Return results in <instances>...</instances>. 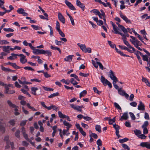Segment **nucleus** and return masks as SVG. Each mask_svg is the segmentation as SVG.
I'll list each match as a JSON object with an SVG mask.
<instances>
[{"label":"nucleus","instance_id":"1","mask_svg":"<svg viewBox=\"0 0 150 150\" xmlns=\"http://www.w3.org/2000/svg\"><path fill=\"white\" fill-rule=\"evenodd\" d=\"M70 76L74 77V78H71L70 79V82L73 85H77L78 82H77L76 80L79 82L80 79L79 78L78 76L75 74H71L70 75Z\"/></svg>","mask_w":150,"mask_h":150},{"label":"nucleus","instance_id":"2","mask_svg":"<svg viewBox=\"0 0 150 150\" xmlns=\"http://www.w3.org/2000/svg\"><path fill=\"white\" fill-rule=\"evenodd\" d=\"M100 80L104 85L106 86L107 85L110 88H112V85L111 83L107 79H106L103 76H101Z\"/></svg>","mask_w":150,"mask_h":150},{"label":"nucleus","instance_id":"3","mask_svg":"<svg viewBox=\"0 0 150 150\" xmlns=\"http://www.w3.org/2000/svg\"><path fill=\"white\" fill-rule=\"evenodd\" d=\"M91 61L93 65L97 69L98 67V65H99L100 68L102 70H103L104 67L101 63L99 62H97L96 63L93 60H92Z\"/></svg>","mask_w":150,"mask_h":150},{"label":"nucleus","instance_id":"4","mask_svg":"<svg viewBox=\"0 0 150 150\" xmlns=\"http://www.w3.org/2000/svg\"><path fill=\"white\" fill-rule=\"evenodd\" d=\"M7 102L10 106L14 108L15 115H19L20 113L17 111L18 110V107L13 104L10 100H8Z\"/></svg>","mask_w":150,"mask_h":150},{"label":"nucleus","instance_id":"5","mask_svg":"<svg viewBox=\"0 0 150 150\" xmlns=\"http://www.w3.org/2000/svg\"><path fill=\"white\" fill-rule=\"evenodd\" d=\"M70 106L74 109L80 112L81 111L82 109L83 108V105H76L73 104H70Z\"/></svg>","mask_w":150,"mask_h":150},{"label":"nucleus","instance_id":"6","mask_svg":"<svg viewBox=\"0 0 150 150\" xmlns=\"http://www.w3.org/2000/svg\"><path fill=\"white\" fill-rule=\"evenodd\" d=\"M33 48H31V49L33 50V54H42L43 50L35 49V47L33 46Z\"/></svg>","mask_w":150,"mask_h":150},{"label":"nucleus","instance_id":"7","mask_svg":"<svg viewBox=\"0 0 150 150\" xmlns=\"http://www.w3.org/2000/svg\"><path fill=\"white\" fill-rule=\"evenodd\" d=\"M59 117L62 119L66 118L69 121H71L69 117L67 115H66L62 113L61 111H59L58 112Z\"/></svg>","mask_w":150,"mask_h":150},{"label":"nucleus","instance_id":"8","mask_svg":"<svg viewBox=\"0 0 150 150\" xmlns=\"http://www.w3.org/2000/svg\"><path fill=\"white\" fill-rule=\"evenodd\" d=\"M19 57H20V62L22 64H25L27 62V60L25 58L26 56L23 54H20Z\"/></svg>","mask_w":150,"mask_h":150},{"label":"nucleus","instance_id":"9","mask_svg":"<svg viewBox=\"0 0 150 150\" xmlns=\"http://www.w3.org/2000/svg\"><path fill=\"white\" fill-rule=\"evenodd\" d=\"M109 76L110 79L113 81H118L117 78L115 76L114 72L110 70L109 72Z\"/></svg>","mask_w":150,"mask_h":150},{"label":"nucleus","instance_id":"10","mask_svg":"<svg viewBox=\"0 0 150 150\" xmlns=\"http://www.w3.org/2000/svg\"><path fill=\"white\" fill-rule=\"evenodd\" d=\"M139 145L142 147H146L148 149H150V143L149 142H141L140 144Z\"/></svg>","mask_w":150,"mask_h":150},{"label":"nucleus","instance_id":"11","mask_svg":"<svg viewBox=\"0 0 150 150\" xmlns=\"http://www.w3.org/2000/svg\"><path fill=\"white\" fill-rule=\"evenodd\" d=\"M65 2L66 5L70 9L72 10H76V8L70 2L67 0H65Z\"/></svg>","mask_w":150,"mask_h":150},{"label":"nucleus","instance_id":"12","mask_svg":"<svg viewBox=\"0 0 150 150\" xmlns=\"http://www.w3.org/2000/svg\"><path fill=\"white\" fill-rule=\"evenodd\" d=\"M145 106L144 104L142 102V101H139V104L138 105L137 109L140 110H144L145 109Z\"/></svg>","mask_w":150,"mask_h":150},{"label":"nucleus","instance_id":"13","mask_svg":"<svg viewBox=\"0 0 150 150\" xmlns=\"http://www.w3.org/2000/svg\"><path fill=\"white\" fill-rule=\"evenodd\" d=\"M120 15L121 18L125 21L127 23H131L130 21L127 18L125 15L123 14L122 13H120Z\"/></svg>","mask_w":150,"mask_h":150},{"label":"nucleus","instance_id":"14","mask_svg":"<svg viewBox=\"0 0 150 150\" xmlns=\"http://www.w3.org/2000/svg\"><path fill=\"white\" fill-rule=\"evenodd\" d=\"M76 4L78 6L81 8L83 11H84L85 8V5L81 3L79 0H76Z\"/></svg>","mask_w":150,"mask_h":150},{"label":"nucleus","instance_id":"15","mask_svg":"<svg viewBox=\"0 0 150 150\" xmlns=\"http://www.w3.org/2000/svg\"><path fill=\"white\" fill-rule=\"evenodd\" d=\"M58 17L59 20L63 23L64 24L65 23V18L62 14L60 12L58 13Z\"/></svg>","mask_w":150,"mask_h":150},{"label":"nucleus","instance_id":"16","mask_svg":"<svg viewBox=\"0 0 150 150\" xmlns=\"http://www.w3.org/2000/svg\"><path fill=\"white\" fill-rule=\"evenodd\" d=\"M113 127L115 129V133L116 135L117 136L118 138H119V137H120V136L119 135V129H120L118 125H116V124L113 125Z\"/></svg>","mask_w":150,"mask_h":150},{"label":"nucleus","instance_id":"17","mask_svg":"<svg viewBox=\"0 0 150 150\" xmlns=\"http://www.w3.org/2000/svg\"><path fill=\"white\" fill-rule=\"evenodd\" d=\"M128 118V113L127 112H126L124 113L122 115L121 117L119 119V120L122 121L123 120H126Z\"/></svg>","mask_w":150,"mask_h":150},{"label":"nucleus","instance_id":"18","mask_svg":"<svg viewBox=\"0 0 150 150\" xmlns=\"http://www.w3.org/2000/svg\"><path fill=\"white\" fill-rule=\"evenodd\" d=\"M119 47L122 50H124L127 51L128 52L130 53H133V50H131L129 49L130 48L127 47L125 46H123L121 45H119Z\"/></svg>","mask_w":150,"mask_h":150},{"label":"nucleus","instance_id":"19","mask_svg":"<svg viewBox=\"0 0 150 150\" xmlns=\"http://www.w3.org/2000/svg\"><path fill=\"white\" fill-rule=\"evenodd\" d=\"M74 57L73 55H69L67 56L65 58H64V60L65 62H71Z\"/></svg>","mask_w":150,"mask_h":150},{"label":"nucleus","instance_id":"20","mask_svg":"<svg viewBox=\"0 0 150 150\" xmlns=\"http://www.w3.org/2000/svg\"><path fill=\"white\" fill-rule=\"evenodd\" d=\"M7 145L5 146V149H9L10 148V146H11V148L13 149V142H8L6 143Z\"/></svg>","mask_w":150,"mask_h":150},{"label":"nucleus","instance_id":"21","mask_svg":"<svg viewBox=\"0 0 150 150\" xmlns=\"http://www.w3.org/2000/svg\"><path fill=\"white\" fill-rule=\"evenodd\" d=\"M31 93L34 95H36V92L38 90V88L37 87H33L30 88Z\"/></svg>","mask_w":150,"mask_h":150},{"label":"nucleus","instance_id":"22","mask_svg":"<svg viewBox=\"0 0 150 150\" xmlns=\"http://www.w3.org/2000/svg\"><path fill=\"white\" fill-rule=\"evenodd\" d=\"M133 52L136 55L138 59L141 58L139 55L142 56V53L138 51H136L134 49V51H133Z\"/></svg>","mask_w":150,"mask_h":150},{"label":"nucleus","instance_id":"23","mask_svg":"<svg viewBox=\"0 0 150 150\" xmlns=\"http://www.w3.org/2000/svg\"><path fill=\"white\" fill-rule=\"evenodd\" d=\"M10 47V46H3V51L4 52L7 53H10V52H9Z\"/></svg>","mask_w":150,"mask_h":150},{"label":"nucleus","instance_id":"24","mask_svg":"<svg viewBox=\"0 0 150 150\" xmlns=\"http://www.w3.org/2000/svg\"><path fill=\"white\" fill-rule=\"evenodd\" d=\"M23 45L25 46H28L31 49V48H33V46H32V44L30 43H28L27 41L26 40H24L23 42Z\"/></svg>","mask_w":150,"mask_h":150},{"label":"nucleus","instance_id":"25","mask_svg":"<svg viewBox=\"0 0 150 150\" xmlns=\"http://www.w3.org/2000/svg\"><path fill=\"white\" fill-rule=\"evenodd\" d=\"M142 82L145 83L147 86L150 87V82L146 79L142 77Z\"/></svg>","mask_w":150,"mask_h":150},{"label":"nucleus","instance_id":"26","mask_svg":"<svg viewBox=\"0 0 150 150\" xmlns=\"http://www.w3.org/2000/svg\"><path fill=\"white\" fill-rule=\"evenodd\" d=\"M142 82L145 83L147 86L150 87V82L146 79L142 77Z\"/></svg>","mask_w":150,"mask_h":150},{"label":"nucleus","instance_id":"27","mask_svg":"<svg viewBox=\"0 0 150 150\" xmlns=\"http://www.w3.org/2000/svg\"><path fill=\"white\" fill-rule=\"evenodd\" d=\"M123 42L129 48H130V49H132L133 50H134V48L132 47L127 41L126 40H125Z\"/></svg>","mask_w":150,"mask_h":150},{"label":"nucleus","instance_id":"28","mask_svg":"<svg viewBox=\"0 0 150 150\" xmlns=\"http://www.w3.org/2000/svg\"><path fill=\"white\" fill-rule=\"evenodd\" d=\"M78 45L82 51L84 52L86 48V46L85 45L81 44L79 43L77 44Z\"/></svg>","mask_w":150,"mask_h":150},{"label":"nucleus","instance_id":"29","mask_svg":"<svg viewBox=\"0 0 150 150\" xmlns=\"http://www.w3.org/2000/svg\"><path fill=\"white\" fill-rule=\"evenodd\" d=\"M42 54H47L49 56H51L52 55V52L49 50H43Z\"/></svg>","mask_w":150,"mask_h":150},{"label":"nucleus","instance_id":"30","mask_svg":"<svg viewBox=\"0 0 150 150\" xmlns=\"http://www.w3.org/2000/svg\"><path fill=\"white\" fill-rule=\"evenodd\" d=\"M100 14L99 15H98L99 17L101 19H102L104 17V16H105V13L103 11L102 9H101L100 10Z\"/></svg>","mask_w":150,"mask_h":150},{"label":"nucleus","instance_id":"31","mask_svg":"<svg viewBox=\"0 0 150 150\" xmlns=\"http://www.w3.org/2000/svg\"><path fill=\"white\" fill-rule=\"evenodd\" d=\"M1 67L2 70L4 71L9 72H11L13 71L12 70L9 69V68H5L2 66H1Z\"/></svg>","mask_w":150,"mask_h":150},{"label":"nucleus","instance_id":"32","mask_svg":"<svg viewBox=\"0 0 150 150\" xmlns=\"http://www.w3.org/2000/svg\"><path fill=\"white\" fill-rule=\"evenodd\" d=\"M87 94V91L86 90H83L79 94V97L81 98L82 97L84 96Z\"/></svg>","mask_w":150,"mask_h":150},{"label":"nucleus","instance_id":"33","mask_svg":"<svg viewBox=\"0 0 150 150\" xmlns=\"http://www.w3.org/2000/svg\"><path fill=\"white\" fill-rule=\"evenodd\" d=\"M134 132L135 134L138 137L142 133L141 132L140 130L138 129H135L134 130Z\"/></svg>","mask_w":150,"mask_h":150},{"label":"nucleus","instance_id":"34","mask_svg":"<svg viewBox=\"0 0 150 150\" xmlns=\"http://www.w3.org/2000/svg\"><path fill=\"white\" fill-rule=\"evenodd\" d=\"M118 93L122 96H123L125 94V91L122 90L121 88H120L119 89H118Z\"/></svg>","mask_w":150,"mask_h":150},{"label":"nucleus","instance_id":"35","mask_svg":"<svg viewBox=\"0 0 150 150\" xmlns=\"http://www.w3.org/2000/svg\"><path fill=\"white\" fill-rule=\"evenodd\" d=\"M59 93L58 92L53 93L50 95L48 96V97L49 98H52L59 95Z\"/></svg>","mask_w":150,"mask_h":150},{"label":"nucleus","instance_id":"36","mask_svg":"<svg viewBox=\"0 0 150 150\" xmlns=\"http://www.w3.org/2000/svg\"><path fill=\"white\" fill-rule=\"evenodd\" d=\"M61 81L67 85L69 84L70 83V81L68 79L66 80L64 79H62L61 80Z\"/></svg>","mask_w":150,"mask_h":150},{"label":"nucleus","instance_id":"37","mask_svg":"<svg viewBox=\"0 0 150 150\" xmlns=\"http://www.w3.org/2000/svg\"><path fill=\"white\" fill-rule=\"evenodd\" d=\"M26 105L28 108L31 109L32 111H35L37 110V109H35L32 106H31L30 105L29 103H27L26 104Z\"/></svg>","mask_w":150,"mask_h":150},{"label":"nucleus","instance_id":"38","mask_svg":"<svg viewBox=\"0 0 150 150\" xmlns=\"http://www.w3.org/2000/svg\"><path fill=\"white\" fill-rule=\"evenodd\" d=\"M63 124L64 125L66 126L67 127H71L72 126V125L66 121H63Z\"/></svg>","mask_w":150,"mask_h":150},{"label":"nucleus","instance_id":"39","mask_svg":"<svg viewBox=\"0 0 150 150\" xmlns=\"http://www.w3.org/2000/svg\"><path fill=\"white\" fill-rule=\"evenodd\" d=\"M91 12H93L96 15H99L100 11L97 9H93L91 11Z\"/></svg>","mask_w":150,"mask_h":150},{"label":"nucleus","instance_id":"40","mask_svg":"<svg viewBox=\"0 0 150 150\" xmlns=\"http://www.w3.org/2000/svg\"><path fill=\"white\" fill-rule=\"evenodd\" d=\"M56 28L57 31L61 30L60 29V23L58 21H56Z\"/></svg>","mask_w":150,"mask_h":150},{"label":"nucleus","instance_id":"41","mask_svg":"<svg viewBox=\"0 0 150 150\" xmlns=\"http://www.w3.org/2000/svg\"><path fill=\"white\" fill-rule=\"evenodd\" d=\"M9 43V42L6 40H0V44L1 45L8 44Z\"/></svg>","mask_w":150,"mask_h":150},{"label":"nucleus","instance_id":"42","mask_svg":"<svg viewBox=\"0 0 150 150\" xmlns=\"http://www.w3.org/2000/svg\"><path fill=\"white\" fill-rule=\"evenodd\" d=\"M95 129L96 131L99 132H101V127L99 125H96L95 126Z\"/></svg>","mask_w":150,"mask_h":150},{"label":"nucleus","instance_id":"43","mask_svg":"<svg viewBox=\"0 0 150 150\" xmlns=\"http://www.w3.org/2000/svg\"><path fill=\"white\" fill-rule=\"evenodd\" d=\"M113 29L114 31V33L116 34H118L120 32L119 31V29L116 26H115L113 28Z\"/></svg>","mask_w":150,"mask_h":150},{"label":"nucleus","instance_id":"44","mask_svg":"<svg viewBox=\"0 0 150 150\" xmlns=\"http://www.w3.org/2000/svg\"><path fill=\"white\" fill-rule=\"evenodd\" d=\"M11 66L16 69H20L21 68V67L17 66L16 63H12Z\"/></svg>","mask_w":150,"mask_h":150},{"label":"nucleus","instance_id":"45","mask_svg":"<svg viewBox=\"0 0 150 150\" xmlns=\"http://www.w3.org/2000/svg\"><path fill=\"white\" fill-rule=\"evenodd\" d=\"M62 133L64 135H66L68 136L69 135L70 133L69 131L66 130V129H63L62 131Z\"/></svg>","mask_w":150,"mask_h":150},{"label":"nucleus","instance_id":"46","mask_svg":"<svg viewBox=\"0 0 150 150\" xmlns=\"http://www.w3.org/2000/svg\"><path fill=\"white\" fill-rule=\"evenodd\" d=\"M114 105L115 107L118 110H122L121 108L119 105L117 103L115 102L114 103Z\"/></svg>","mask_w":150,"mask_h":150},{"label":"nucleus","instance_id":"47","mask_svg":"<svg viewBox=\"0 0 150 150\" xmlns=\"http://www.w3.org/2000/svg\"><path fill=\"white\" fill-rule=\"evenodd\" d=\"M145 134H141L139 136H138V137L140 139H145L146 138V136L144 135Z\"/></svg>","mask_w":150,"mask_h":150},{"label":"nucleus","instance_id":"48","mask_svg":"<svg viewBox=\"0 0 150 150\" xmlns=\"http://www.w3.org/2000/svg\"><path fill=\"white\" fill-rule=\"evenodd\" d=\"M42 88L44 90L47 91H52L54 90L53 88H47L44 86H43Z\"/></svg>","mask_w":150,"mask_h":150},{"label":"nucleus","instance_id":"49","mask_svg":"<svg viewBox=\"0 0 150 150\" xmlns=\"http://www.w3.org/2000/svg\"><path fill=\"white\" fill-rule=\"evenodd\" d=\"M130 37L131 38V39H130L129 40L132 43H133L134 41H136V40H137L136 38L132 36H130Z\"/></svg>","mask_w":150,"mask_h":150},{"label":"nucleus","instance_id":"50","mask_svg":"<svg viewBox=\"0 0 150 150\" xmlns=\"http://www.w3.org/2000/svg\"><path fill=\"white\" fill-rule=\"evenodd\" d=\"M3 86L5 87V90L4 91V92L6 94L8 91H9V87L8 86L7 84L5 83H4V85Z\"/></svg>","mask_w":150,"mask_h":150},{"label":"nucleus","instance_id":"51","mask_svg":"<svg viewBox=\"0 0 150 150\" xmlns=\"http://www.w3.org/2000/svg\"><path fill=\"white\" fill-rule=\"evenodd\" d=\"M122 147L125 149H127V150H130V148L127 145L125 144H122Z\"/></svg>","mask_w":150,"mask_h":150},{"label":"nucleus","instance_id":"52","mask_svg":"<svg viewBox=\"0 0 150 150\" xmlns=\"http://www.w3.org/2000/svg\"><path fill=\"white\" fill-rule=\"evenodd\" d=\"M128 140H129L127 138H125L122 139H119V141L120 143H124V142H125L127 141Z\"/></svg>","mask_w":150,"mask_h":150},{"label":"nucleus","instance_id":"53","mask_svg":"<svg viewBox=\"0 0 150 150\" xmlns=\"http://www.w3.org/2000/svg\"><path fill=\"white\" fill-rule=\"evenodd\" d=\"M24 11V10L22 8H19L17 10V12L19 14H22Z\"/></svg>","mask_w":150,"mask_h":150},{"label":"nucleus","instance_id":"54","mask_svg":"<svg viewBox=\"0 0 150 150\" xmlns=\"http://www.w3.org/2000/svg\"><path fill=\"white\" fill-rule=\"evenodd\" d=\"M149 125V122L148 121H145L142 126V128H146V127Z\"/></svg>","mask_w":150,"mask_h":150},{"label":"nucleus","instance_id":"55","mask_svg":"<svg viewBox=\"0 0 150 150\" xmlns=\"http://www.w3.org/2000/svg\"><path fill=\"white\" fill-rule=\"evenodd\" d=\"M140 42L139 41H138L137 39L136 40V41H134L132 44H133L134 46V47L137 45H140Z\"/></svg>","mask_w":150,"mask_h":150},{"label":"nucleus","instance_id":"56","mask_svg":"<svg viewBox=\"0 0 150 150\" xmlns=\"http://www.w3.org/2000/svg\"><path fill=\"white\" fill-rule=\"evenodd\" d=\"M48 27L50 30V35L51 36H52L53 35V31L52 27L50 25H48Z\"/></svg>","mask_w":150,"mask_h":150},{"label":"nucleus","instance_id":"57","mask_svg":"<svg viewBox=\"0 0 150 150\" xmlns=\"http://www.w3.org/2000/svg\"><path fill=\"white\" fill-rule=\"evenodd\" d=\"M31 27L35 30H40V27L38 25H31Z\"/></svg>","mask_w":150,"mask_h":150},{"label":"nucleus","instance_id":"58","mask_svg":"<svg viewBox=\"0 0 150 150\" xmlns=\"http://www.w3.org/2000/svg\"><path fill=\"white\" fill-rule=\"evenodd\" d=\"M3 29L5 31H6V32H13L14 31V30L13 29L10 28H4Z\"/></svg>","mask_w":150,"mask_h":150},{"label":"nucleus","instance_id":"59","mask_svg":"<svg viewBox=\"0 0 150 150\" xmlns=\"http://www.w3.org/2000/svg\"><path fill=\"white\" fill-rule=\"evenodd\" d=\"M89 136L90 137H93L94 138L96 139H97L98 137L97 135L94 133H91L89 135Z\"/></svg>","mask_w":150,"mask_h":150},{"label":"nucleus","instance_id":"60","mask_svg":"<svg viewBox=\"0 0 150 150\" xmlns=\"http://www.w3.org/2000/svg\"><path fill=\"white\" fill-rule=\"evenodd\" d=\"M129 114L132 119L133 120H134L135 119L136 117L134 114L132 112H129Z\"/></svg>","mask_w":150,"mask_h":150},{"label":"nucleus","instance_id":"61","mask_svg":"<svg viewBox=\"0 0 150 150\" xmlns=\"http://www.w3.org/2000/svg\"><path fill=\"white\" fill-rule=\"evenodd\" d=\"M55 43L56 45H62V43H63V42L61 41H59L57 40H55Z\"/></svg>","mask_w":150,"mask_h":150},{"label":"nucleus","instance_id":"62","mask_svg":"<svg viewBox=\"0 0 150 150\" xmlns=\"http://www.w3.org/2000/svg\"><path fill=\"white\" fill-rule=\"evenodd\" d=\"M79 74L81 76L85 77H87L89 75V74H84L82 72H80Z\"/></svg>","mask_w":150,"mask_h":150},{"label":"nucleus","instance_id":"63","mask_svg":"<svg viewBox=\"0 0 150 150\" xmlns=\"http://www.w3.org/2000/svg\"><path fill=\"white\" fill-rule=\"evenodd\" d=\"M115 117L112 119H110L109 120V124L110 125L112 124L114 122H115Z\"/></svg>","mask_w":150,"mask_h":150},{"label":"nucleus","instance_id":"64","mask_svg":"<svg viewBox=\"0 0 150 150\" xmlns=\"http://www.w3.org/2000/svg\"><path fill=\"white\" fill-rule=\"evenodd\" d=\"M24 137L25 139L28 141L30 139L28 137V135L26 133L23 134Z\"/></svg>","mask_w":150,"mask_h":150}]
</instances>
